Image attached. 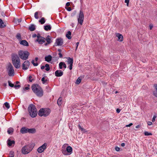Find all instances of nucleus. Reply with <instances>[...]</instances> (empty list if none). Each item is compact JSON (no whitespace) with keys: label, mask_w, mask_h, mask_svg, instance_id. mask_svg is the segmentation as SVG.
Returning <instances> with one entry per match:
<instances>
[{"label":"nucleus","mask_w":157,"mask_h":157,"mask_svg":"<svg viewBox=\"0 0 157 157\" xmlns=\"http://www.w3.org/2000/svg\"><path fill=\"white\" fill-rule=\"evenodd\" d=\"M20 44H21L26 46H29L28 43L25 40H22L20 41Z\"/></svg>","instance_id":"obj_16"},{"label":"nucleus","mask_w":157,"mask_h":157,"mask_svg":"<svg viewBox=\"0 0 157 157\" xmlns=\"http://www.w3.org/2000/svg\"><path fill=\"white\" fill-rule=\"evenodd\" d=\"M116 37H118V40L120 42H121L123 40V37L122 35L119 33H116Z\"/></svg>","instance_id":"obj_15"},{"label":"nucleus","mask_w":157,"mask_h":157,"mask_svg":"<svg viewBox=\"0 0 157 157\" xmlns=\"http://www.w3.org/2000/svg\"><path fill=\"white\" fill-rule=\"evenodd\" d=\"M16 37L19 40L21 39V35L20 33H17L16 36Z\"/></svg>","instance_id":"obj_34"},{"label":"nucleus","mask_w":157,"mask_h":157,"mask_svg":"<svg viewBox=\"0 0 157 157\" xmlns=\"http://www.w3.org/2000/svg\"><path fill=\"white\" fill-rule=\"evenodd\" d=\"M28 128L25 127H22L20 130V132L22 134L28 133Z\"/></svg>","instance_id":"obj_14"},{"label":"nucleus","mask_w":157,"mask_h":157,"mask_svg":"<svg viewBox=\"0 0 157 157\" xmlns=\"http://www.w3.org/2000/svg\"><path fill=\"white\" fill-rule=\"evenodd\" d=\"M52 58V56L50 55L46 56L45 57V61L48 62H49L51 61Z\"/></svg>","instance_id":"obj_18"},{"label":"nucleus","mask_w":157,"mask_h":157,"mask_svg":"<svg viewBox=\"0 0 157 157\" xmlns=\"http://www.w3.org/2000/svg\"><path fill=\"white\" fill-rule=\"evenodd\" d=\"M84 14L82 11H80L78 17V23L82 25L84 20Z\"/></svg>","instance_id":"obj_8"},{"label":"nucleus","mask_w":157,"mask_h":157,"mask_svg":"<svg viewBox=\"0 0 157 157\" xmlns=\"http://www.w3.org/2000/svg\"><path fill=\"white\" fill-rule=\"evenodd\" d=\"M62 57V54L61 53H59V57L61 58Z\"/></svg>","instance_id":"obj_64"},{"label":"nucleus","mask_w":157,"mask_h":157,"mask_svg":"<svg viewBox=\"0 0 157 157\" xmlns=\"http://www.w3.org/2000/svg\"><path fill=\"white\" fill-rule=\"evenodd\" d=\"M56 45H59V38H57L56 39Z\"/></svg>","instance_id":"obj_44"},{"label":"nucleus","mask_w":157,"mask_h":157,"mask_svg":"<svg viewBox=\"0 0 157 157\" xmlns=\"http://www.w3.org/2000/svg\"><path fill=\"white\" fill-rule=\"evenodd\" d=\"M42 37V36H40V35L39 33L37 34L36 35V37L37 38V39H39L40 38H41Z\"/></svg>","instance_id":"obj_45"},{"label":"nucleus","mask_w":157,"mask_h":157,"mask_svg":"<svg viewBox=\"0 0 157 157\" xmlns=\"http://www.w3.org/2000/svg\"><path fill=\"white\" fill-rule=\"evenodd\" d=\"M133 124L132 123H130L129 124H127L126 125V127H129L132 125Z\"/></svg>","instance_id":"obj_53"},{"label":"nucleus","mask_w":157,"mask_h":157,"mask_svg":"<svg viewBox=\"0 0 157 157\" xmlns=\"http://www.w3.org/2000/svg\"><path fill=\"white\" fill-rule=\"evenodd\" d=\"M12 60L14 67L17 69L19 68L20 67L21 62L18 56L16 54H13L12 56Z\"/></svg>","instance_id":"obj_2"},{"label":"nucleus","mask_w":157,"mask_h":157,"mask_svg":"<svg viewBox=\"0 0 157 157\" xmlns=\"http://www.w3.org/2000/svg\"><path fill=\"white\" fill-rule=\"evenodd\" d=\"M116 112L117 113H119L120 112V109H117L116 110Z\"/></svg>","instance_id":"obj_59"},{"label":"nucleus","mask_w":157,"mask_h":157,"mask_svg":"<svg viewBox=\"0 0 157 157\" xmlns=\"http://www.w3.org/2000/svg\"><path fill=\"white\" fill-rule=\"evenodd\" d=\"M8 83H9V85L11 87H13L14 86V85L13 84L11 83H10V81H8Z\"/></svg>","instance_id":"obj_41"},{"label":"nucleus","mask_w":157,"mask_h":157,"mask_svg":"<svg viewBox=\"0 0 157 157\" xmlns=\"http://www.w3.org/2000/svg\"><path fill=\"white\" fill-rule=\"evenodd\" d=\"M10 154L11 156H10L9 157H14V152L13 151H10Z\"/></svg>","instance_id":"obj_35"},{"label":"nucleus","mask_w":157,"mask_h":157,"mask_svg":"<svg viewBox=\"0 0 157 157\" xmlns=\"http://www.w3.org/2000/svg\"><path fill=\"white\" fill-rule=\"evenodd\" d=\"M81 78L80 77H79L78 78V79L76 80L75 83L77 84H78L81 82Z\"/></svg>","instance_id":"obj_28"},{"label":"nucleus","mask_w":157,"mask_h":157,"mask_svg":"<svg viewBox=\"0 0 157 157\" xmlns=\"http://www.w3.org/2000/svg\"><path fill=\"white\" fill-rule=\"evenodd\" d=\"M47 79H45L44 77H43L41 79V81L42 82V83L44 84L47 81Z\"/></svg>","instance_id":"obj_32"},{"label":"nucleus","mask_w":157,"mask_h":157,"mask_svg":"<svg viewBox=\"0 0 157 157\" xmlns=\"http://www.w3.org/2000/svg\"><path fill=\"white\" fill-rule=\"evenodd\" d=\"M29 86H30L29 85H28V86L25 87V88L22 91L23 93H24L25 92V90H28L29 89Z\"/></svg>","instance_id":"obj_37"},{"label":"nucleus","mask_w":157,"mask_h":157,"mask_svg":"<svg viewBox=\"0 0 157 157\" xmlns=\"http://www.w3.org/2000/svg\"><path fill=\"white\" fill-rule=\"evenodd\" d=\"M14 86L16 89H17V88H20L21 87V85H15Z\"/></svg>","instance_id":"obj_46"},{"label":"nucleus","mask_w":157,"mask_h":157,"mask_svg":"<svg viewBox=\"0 0 157 157\" xmlns=\"http://www.w3.org/2000/svg\"><path fill=\"white\" fill-rule=\"evenodd\" d=\"M45 40H46L48 44H50L52 42L50 37L49 36H48L47 37L46 39H45Z\"/></svg>","instance_id":"obj_24"},{"label":"nucleus","mask_w":157,"mask_h":157,"mask_svg":"<svg viewBox=\"0 0 157 157\" xmlns=\"http://www.w3.org/2000/svg\"><path fill=\"white\" fill-rule=\"evenodd\" d=\"M36 35H37L36 34L34 33L32 35V36L33 38H35L36 37Z\"/></svg>","instance_id":"obj_58"},{"label":"nucleus","mask_w":157,"mask_h":157,"mask_svg":"<svg viewBox=\"0 0 157 157\" xmlns=\"http://www.w3.org/2000/svg\"><path fill=\"white\" fill-rule=\"evenodd\" d=\"M121 146L124 147L125 146V144L124 143H122L121 144Z\"/></svg>","instance_id":"obj_61"},{"label":"nucleus","mask_w":157,"mask_h":157,"mask_svg":"<svg viewBox=\"0 0 157 157\" xmlns=\"http://www.w3.org/2000/svg\"><path fill=\"white\" fill-rule=\"evenodd\" d=\"M38 12H36L34 14V17L36 19H38L39 18V17L38 16Z\"/></svg>","instance_id":"obj_38"},{"label":"nucleus","mask_w":157,"mask_h":157,"mask_svg":"<svg viewBox=\"0 0 157 157\" xmlns=\"http://www.w3.org/2000/svg\"><path fill=\"white\" fill-rule=\"evenodd\" d=\"M115 150L117 151H120V148L118 147H115Z\"/></svg>","instance_id":"obj_55"},{"label":"nucleus","mask_w":157,"mask_h":157,"mask_svg":"<svg viewBox=\"0 0 157 157\" xmlns=\"http://www.w3.org/2000/svg\"><path fill=\"white\" fill-rule=\"evenodd\" d=\"M44 29L46 31H48L50 30L51 29V27L50 25H48L44 26Z\"/></svg>","instance_id":"obj_21"},{"label":"nucleus","mask_w":157,"mask_h":157,"mask_svg":"<svg viewBox=\"0 0 157 157\" xmlns=\"http://www.w3.org/2000/svg\"><path fill=\"white\" fill-rule=\"evenodd\" d=\"M55 75L57 77H59V70L56 71L55 72Z\"/></svg>","instance_id":"obj_42"},{"label":"nucleus","mask_w":157,"mask_h":157,"mask_svg":"<svg viewBox=\"0 0 157 157\" xmlns=\"http://www.w3.org/2000/svg\"><path fill=\"white\" fill-rule=\"evenodd\" d=\"M78 128L79 129L81 130V131H83V132H86L87 131H86V130L83 128H82L80 125H78Z\"/></svg>","instance_id":"obj_30"},{"label":"nucleus","mask_w":157,"mask_h":157,"mask_svg":"<svg viewBox=\"0 0 157 157\" xmlns=\"http://www.w3.org/2000/svg\"><path fill=\"white\" fill-rule=\"evenodd\" d=\"M71 33L70 31H68L66 34V37L69 39H71Z\"/></svg>","instance_id":"obj_23"},{"label":"nucleus","mask_w":157,"mask_h":157,"mask_svg":"<svg viewBox=\"0 0 157 157\" xmlns=\"http://www.w3.org/2000/svg\"><path fill=\"white\" fill-rule=\"evenodd\" d=\"M129 0H125V2L127 3V6H128L129 2Z\"/></svg>","instance_id":"obj_51"},{"label":"nucleus","mask_w":157,"mask_h":157,"mask_svg":"<svg viewBox=\"0 0 157 157\" xmlns=\"http://www.w3.org/2000/svg\"><path fill=\"white\" fill-rule=\"evenodd\" d=\"M28 110L30 116L33 118L35 117L37 115V110L35 106L31 104L29 105L28 108Z\"/></svg>","instance_id":"obj_3"},{"label":"nucleus","mask_w":157,"mask_h":157,"mask_svg":"<svg viewBox=\"0 0 157 157\" xmlns=\"http://www.w3.org/2000/svg\"><path fill=\"white\" fill-rule=\"evenodd\" d=\"M45 38L43 37L39 39H36L35 40V42H38L39 44H42L45 42Z\"/></svg>","instance_id":"obj_12"},{"label":"nucleus","mask_w":157,"mask_h":157,"mask_svg":"<svg viewBox=\"0 0 157 157\" xmlns=\"http://www.w3.org/2000/svg\"><path fill=\"white\" fill-rule=\"evenodd\" d=\"M39 22H40L41 24H44L45 22V19L44 17H42L40 20L39 21Z\"/></svg>","instance_id":"obj_27"},{"label":"nucleus","mask_w":157,"mask_h":157,"mask_svg":"<svg viewBox=\"0 0 157 157\" xmlns=\"http://www.w3.org/2000/svg\"><path fill=\"white\" fill-rule=\"evenodd\" d=\"M79 44V42H78L76 43V47L75 50H77V49L78 48V46Z\"/></svg>","instance_id":"obj_54"},{"label":"nucleus","mask_w":157,"mask_h":157,"mask_svg":"<svg viewBox=\"0 0 157 157\" xmlns=\"http://www.w3.org/2000/svg\"><path fill=\"white\" fill-rule=\"evenodd\" d=\"M153 95L156 97H157V91L153 92Z\"/></svg>","instance_id":"obj_47"},{"label":"nucleus","mask_w":157,"mask_h":157,"mask_svg":"<svg viewBox=\"0 0 157 157\" xmlns=\"http://www.w3.org/2000/svg\"><path fill=\"white\" fill-rule=\"evenodd\" d=\"M47 144L46 143H44L42 145L39 147L37 149V151L39 153H41L44 151L46 148Z\"/></svg>","instance_id":"obj_11"},{"label":"nucleus","mask_w":157,"mask_h":157,"mask_svg":"<svg viewBox=\"0 0 157 157\" xmlns=\"http://www.w3.org/2000/svg\"><path fill=\"white\" fill-rule=\"evenodd\" d=\"M29 55V53L27 51L20 50L18 52L19 57L23 60L27 59Z\"/></svg>","instance_id":"obj_5"},{"label":"nucleus","mask_w":157,"mask_h":157,"mask_svg":"<svg viewBox=\"0 0 157 157\" xmlns=\"http://www.w3.org/2000/svg\"><path fill=\"white\" fill-rule=\"evenodd\" d=\"M45 67H46V68H45V70L46 71H48L49 70H50V67H49V65L48 64H46L45 65Z\"/></svg>","instance_id":"obj_31"},{"label":"nucleus","mask_w":157,"mask_h":157,"mask_svg":"<svg viewBox=\"0 0 157 157\" xmlns=\"http://www.w3.org/2000/svg\"><path fill=\"white\" fill-rule=\"evenodd\" d=\"M63 74V72L61 70H59V77L62 76Z\"/></svg>","instance_id":"obj_50"},{"label":"nucleus","mask_w":157,"mask_h":157,"mask_svg":"<svg viewBox=\"0 0 157 157\" xmlns=\"http://www.w3.org/2000/svg\"><path fill=\"white\" fill-rule=\"evenodd\" d=\"M67 63L68 64H71L73 63V59L70 58H68L67 59Z\"/></svg>","instance_id":"obj_25"},{"label":"nucleus","mask_w":157,"mask_h":157,"mask_svg":"<svg viewBox=\"0 0 157 157\" xmlns=\"http://www.w3.org/2000/svg\"><path fill=\"white\" fill-rule=\"evenodd\" d=\"M31 88L33 92L38 97H41L43 95V91L42 88L38 85L33 84Z\"/></svg>","instance_id":"obj_1"},{"label":"nucleus","mask_w":157,"mask_h":157,"mask_svg":"<svg viewBox=\"0 0 157 157\" xmlns=\"http://www.w3.org/2000/svg\"><path fill=\"white\" fill-rule=\"evenodd\" d=\"M35 26L34 24H31L29 28V29L31 31H33L35 30Z\"/></svg>","instance_id":"obj_19"},{"label":"nucleus","mask_w":157,"mask_h":157,"mask_svg":"<svg viewBox=\"0 0 157 157\" xmlns=\"http://www.w3.org/2000/svg\"><path fill=\"white\" fill-rule=\"evenodd\" d=\"M154 87L155 89L157 91V84H155L154 85Z\"/></svg>","instance_id":"obj_57"},{"label":"nucleus","mask_w":157,"mask_h":157,"mask_svg":"<svg viewBox=\"0 0 157 157\" xmlns=\"http://www.w3.org/2000/svg\"><path fill=\"white\" fill-rule=\"evenodd\" d=\"M156 116H154L153 117L152 119V121L153 122H154L155 121V119L156 118Z\"/></svg>","instance_id":"obj_52"},{"label":"nucleus","mask_w":157,"mask_h":157,"mask_svg":"<svg viewBox=\"0 0 157 157\" xmlns=\"http://www.w3.org/2000/svg\"><path fill=\"white\" fill-rule=\"evenodd\" d=\"M32 63L33 64V65L34 66H36L38 65V63H35L34 60H33L32 61Z\"/></svg>","instance_id":"obj_36"},{"label":"nucleus","mask_w":157,"mask_h":157,"mask_svg":"<svg viewBox=\"0 0 157 157\" xmlns=\"http://www.w3.org/2000/svg\"><path fill=\"white\" fill-rule=\"evenodd\" d=\"M28 133L31 134H34L36 132V129L35 128H28Z\"/></svg>","instance_id":"obj_20"},{"label":"nucleus","mask_w":157,"mask_h":157,"mask_svg":"<svg viewBox=\"0 0 157 157\" xmlns=\"http://www.w3.org/2000/svg\"><path fill=\"white\" fill-rule=\"evenodd\" d=\"M4 105L5 107L7 109H8L10 108V105L7 102H6L4 103Z\"/></svg>","instance_id":"obj_29"},{"label":"nucleus","mask_w":157,"mask_h":157,"mask_svg":"<svg viewBox=\"0 0 157 157\" xmlns=\"http://www.w3.org/2000/svg\"><path fill=\"white\" fill-rule=\"evenodd\" d=\"M70 5V2H68L66 4V6L67 7L68 6H69Z\"/></svg>","instance_id":"obj_60"},{"label":"nucleus","mask_w":157,"mask_h":157,"mask_svg":"<svg viewBox=\"0 0 157 157\" xmlns=\"http://www.w3.org/2000/svg\"><path fill=\"white\" fill-rule=\"evenodd\" d=\"M51 112V110L49 108H41L39 111L38 114L40 116L47 117Z\"/></svg>","instance_id":"obj_6"},{"label":"nucleus","mask_w":157,"mask_h":157,"mask_svg":"<svg viewBox=\"0 0 157 157\" xmlns=\"http://www.w3.org/2000/svg\"><path fill=\"white\" fill-rule=\"evenodd\" d=\"M153 27V25L152 24H150L149 25V28L151 30L152 29Z\"/></svg>","instance_id":"obj_49"},{"label":"nucleus","mask_w":157,"mask_h":157,"mask_svg":"<svg viewBox=\"0 0 157 157\" xmlns=\"http://www.w3.org/2000/svg\"><path fill=\"white\" fill-rule=\"evenodd\" d=\"M63 67L65 69L67 67L66 65L64 62H61L59 63V69H62Z\"/></svg>","instance_id":"obj_17"},{"label":"nucleus","mask_w":157,"mask_h":157,"mask_svg":"<svg viewBox=\"0 0 157 157\" xmlns=\"http://www.w3.org/2000/svg\"><path fill=\"white\" fill-rule=\"evenodd\" d=\"M144 135L146 136H150L152 135L151 133L146 131L144 132Z\"/></svg>","instance_id":"obj_33"},{"label":"nucleus","mask_w":157,"mask_h":157,"mask_svg":"<svg viewBox=\"0 0 157 157\" xmlns=\"http://www.w3.org/2000/svg\"><path fill=\"white\" fill-rule=\"evenodd\" d=\"M32 77L31 75H30L29 76V81L30 82H32L34 80V79H32Z\"/></svg>","instance_id":"obj_40"},{"label":"nucleus","mask_w":157,"mask_h":157,"mask_svg":"<svg viewBox=\"0 0 157 157\" xmlns=\"http://www.w3.org/2000/svg\"><path fill=\"white\" fill-rule=\"evenodd\" d=\"M30 63L28 60H25L22 65V69L24 70H27L29 67Z\"/></svg>","instance_id":"obj_10"},{"label":"nucleus","mask_w":157,"mask_h":157,"mask_svg":"<svg viewBox=\"0 0 157 157\" xmlns=\"http://www.w3.org/2000/svg\"><path fill=\"white\" fill-rule=\"evenodd\" d=\"M35 146L34 143L29 144L23 147L21 149V152L24 154H27L31 151Z\"/></svg>","instance_id":"obj_4"},{"label":"nucleus","mask_w":157,"mask_h":157,"mask_svg":"<svg viewBox=\"0 0 157 157\" xmlns=\"http://www.w3.org/2000/svg\"><path fill=\"white\" fill-rule=\"evenodd\" d=\"M21 19H18L17 20V21L18 23H20V22H21Z\"/></svg>","instance_id":"obj_63"},{"label":"nucleus","mask_w":157,"mask_h":157,"mask_svg":"<svg viewBox=\"0 0 157 157\" xmlns=\"http://www.w3.org/2000/svg\"><path fill=\"white\" fill-rule=\"evenodd\" d=\"M63 44V41L62 39L59 38V46H61Z\"/></svg>","instance_id":"obj_39"},{"label":"nucleus","mask_w":157,"mask_h":157,"mask_svg":"<svg viewBox=\"0 0 157 157\" xmlns=\"http://www.w3.org/2000/svg\"><path fill=\"white\" fill-rule=\"evenodd\" d=\"M147 124L148 125H151L152 124V122L151 121H148L147 123Z\"/></svg>","instance_id":"obj_56"},{"label":"nucleus","mask_w":157,"mask_h":157,"mask_svg":"<svg viewBox=\"0 0 157 157\" xmlns=\"http://www.w3.org/2000/svg\"><path fill=\"white\" fill-rule=\"evenodd\" d=\"M66 9L68 11H70L71 10V8L70 7H67L66 6L65 7Z\"/></svg>","instance_id":"obj_48"},{"label":"nucleus","mask_w":157,"mask_h":157,"mask_svg":"<svg viewBox=\"0 0 157 157\" xmlns=\"http://www.w3.org/2000/svg\"><path fill=\"white\" fill-rule=\"evenodd\" d=\"M8 74L9 76H13L14 75L13 68L12 65L10 63L8 65Z\"/></svg>","instance_id":"obj_9"},{"label":"nucleus","mask_w":157,"mask_h":157,"mask_svg":"<svg viewBox=\"0 0 157 157\" xmlns=\"http://www.w3.org/2000/svg\"><path fill=\"white\" fill-rule=\"evenodd\" d=\"M69 66H68V67L69 68L70 70H72V68L73 64H69Z\"/></svg>","instance_id":"obj_43"},{"label":"nucleus","mask_w":157,"mask_h":157,"mask_svg":"<svg viewBox=\"0 0 157 157\" xmlns=\"http://www.w3.org/2000/svg\"><path fill=\"white\" fill-rule=\"evenodd\" d=\"M62 152L65 155H69L72 152V148L70 146H68L66 150L62 149Z\"/></svg>","instance_id":"obj_7"},{"label":"nucleus","mask_w":157,"mask_h":157,"mask_svg":"<svg viewBox=\"0 0 157 157\" xmlns=\"http://www.w3.org/2000/svg\"><path fill=\"white\" fill-rule=\"evenodd\" d=\"M13 132V129L12 128H9L7 130V132L9 134H10Z\"/></svg>","instance_id":"obj_26"},{"label":"nucleus","mask_w":157,"mask_h":157,"mask_svg":"<svg viewBox=\"0 0 157 157\" xmlns=\"http://www.w3.org/2000/svg\"><path fill=\"white\" fill-rule=\"evenodd\" d=\"M6 26L2 19H0V28H4Z\"/></svg>","instance_id":"obj_22"},{"label":"nucleus","mask_w":157,"mask_h":157,"mask_svg":"<svg viewBox=\"0 0 157 157\" xmlns=\"http://www.w3.org/2000/svg\"><path fill=\"white\" fill-rule=\"evenodd\" d=\"M7 145L9 147L12 146L13 147L15 144V141L13 140H11L10 139H8L7 141Z\"/></svg>","instance_id":"obj_13"},{"label":"nucleus","mask_w":157,"mask_h":157,"mask_svg":"<svg viewBox=\"0 0 157 157\" xmlns=\"http://www.w3.org/2000/svg\"><path fill=\"white\" fill-rule=\"evenodd\" d=\"M45 67V66H42L41 67V69H43Z\"/></svg>","instance_id":"obj_62"}]
</instances>
